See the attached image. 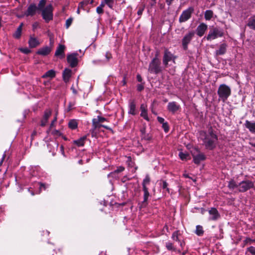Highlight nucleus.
I'll use <instances>...</instances> for the list:
<instances>
[{
	"label": "nucleus",
	"instance_id": "b1692460",
	"mask_svg": "<svg viewBox=\"0 0 255 255\" xmlns=\"http://www.w3.org/2000/svg\"><path fill=\"white\" fill-rule=\"evenodd\" d=\"M227 46V44L225 43L221 44L219 49L216 51V55H220L225 54L226 51Z\"/></svg>",
	"mask_w": 255,
	"mask_h": 255
},
{
	"label": "nucleus",
	"instance_id": "72a5a7b5",
	"mask_svg": "<svg viewBox=\"0 0 255 255\" xmlns=\"http://www.w3.org/2000/svg\"><path fill=\"white\" fill-rule=\"evenodd\" d=\"M150 178L148 175H146L142 182V188H147V185L149 184Z\"/></svg>",
	"mask_w": 255,
	"mask_h": 255
},
{
	"label": "nucleus",
	"instance_id": "6e6552de",
	"mask_svg": "<svg viewBox=\"0 0 255 255\" xmlns=\"http://www.w3.org/2000/svg\"><path fill=\"white\" fill-rule=\"evenodd\" d=\"M175 59L176 57L168 50L166 49L164 51V56L163 57V64L165 68L167 67L168 62L170 61H172L173 63H175Z\"/></svg>",
	"mask_w": 255,
	"mask_h": 255
},
{
	"label": "nucleus",
	"instance_id": "cd10ccee",
	"mask_svg": "<svg viewBox=\"0 0 255 255\" xmlns=\"http://www.w3.org/2000/svg\"><path fill=\"white\" fill-rule=\"evenodd\" d=\"M23 26V23H21L19 26L17 27L16 30L13 34V36L16 38H19L21 34L22 28Z\"/></svg>",
	"mask_w": 255,
	"mask_h": 255
},
{
	"label": "nucleus",
	"instance_id": "a878e982",
	"mask_svg": "<svg viewBox=\"0 0 255 255\" xmlns=\"http://www.w3.org/2000/svg\"><path fill=\"white\" fill-rule=\"evenodd\" d=\"M248 26L251 29H255V15L251 16L249 19Z\"/></svg>",
	"mask_w": 255,
	"mask_h": 255
},
{
	"label": "nucleus",
	"instance_id": "ddd939ff",
	"mask_svg": "<svg viewBox=\"0 0 255 255\" xmlns=\"http://www.w3.org/2000/svg\"><path fill=\"white\" fill-rule=\"evenodd\" d=\"M194 33L193 32H190L186 34L182 39V44L184 49H186L188 44L191 41L193 37Z\"/></svg>",
	"mask_w": 255,
	"mask_h": 255
},
{
	"label": "nucleus",
	"instance_id": "c85d7f7f",
	"mask_svg": "<svg viewBox=\"0 0 255 255\" xmlns=\"http://www.w3.org/2000/svg\"><path fill=\"white\" fill-rule=\"evenodd\" d=\"M55 76V72L53 70H50L46 72L42 76V78H54Z\"/></svg>",
	"mask_w": 255,
	"mask_h": 255
},
{
	"label": "nucleus",
	"instance_id": "bb28decb",
	"mask_svg": "<svg viewBox=\"0 0 255 255\" xmlns=\"http://www.w3.org/2000/svg\"><path fill=\"white\" fill-rule=\"evenodd\" d=\"M86 139V136H83L80 138L74 140V143L76 144L78 146H83L85 144V140Z\"/></svg>",
	"mask_w": 255,
	"mask_h": 255
},
{
	"label": "nucleus",
	"instance_id": "79ce46f5",
	"mask_svg": "<svg viewBox=\"0 0 255 255\" xmlns=\"http://www.w3.org/2000/svg\"><path fill=\"white\" fill-rule=\"evenodd\" d=\"M166 247L168 250H175L172 243L168 242L166 244Z\"/></svg>",
	"mask_w": 255,
	"mask_h": 255
},
{
	"label": "nucleus",
	"instance_id": "7ed1b4c3",
	"mask_svg": "<svg viewBox=\"0 0 255 255\" xmlns=\"http://www.w3.org/2000/svg\"><path fill=\"white\" fill-rule=\"evenodd\" d=\"M162 71L160 61L157 56L154 57L149 64L148 71L151 73L157 74Z\"/></svg>",
	"mask_w": 255,
	"mask_h": 255
},
{
	"label": "nucleus",
	"instance_id": "a211bd4d",
	"mask_svg": "<svg viewBox=\"0 0 255 255\" xmlns=\"http://www.w3.org/2000/svg\"><path fill=\"white\" fill-rule=\"evenodd\" d=\"M72 71L70 69L66 68L63 72L62 77L65 83L69 82L71 76Z\"/></svg>",
	"mask_w": 255,
	"mask_h": 255
},
{
	"label": "nucleus",
	"instance_id": "1a4fd4ad",
	"mask_svg": "<svg viewBox=\"0 0 255 255\" xmlns=\"http://www.w3.org/2000/svg\"><path fill=\"white\" fill-rule=\"evenodd\" d=\"M167 108L170 112L172 114H175L180 110L181 108L180 105L176 102H171L168 104Z\"/></svg>",
	"mask_w": 255,
	"mask_h": 255
},
{
	"label": "nucleus",
	"instance_id": "a18cd8bd",
	"mask_svg": "<svg viewBox=\"0 0 255 255\" xmlns=\"http://www.w3.org/2000/svg\"><path fill=\"white\" fill-rule=\"evenodd\" d=\"M72 20H73V19L71 18H69L66 20L65 25H66V27L67 28H68L70 26V25L71 24V23L72 22Z\"/></svg>",
	"mask_w": 255,
	"mask_h": 255
},
{
	"label": "nucleus",
	"instance_id": "f704fd0d",
	"mask_svg": "<svg viewBox=\"0 0 255 255\" xmlns=\"http://www.w3.org/2000/svg\"><path fill=\"white\" fill-rule=\"evenodd\" d=\"M142 189L144 192L143 202H146L149 196L148 188H142Z\"/></svg>",
	"mask_w": 255,
	"mask_h": 255
},
{
	"label": "nucleus",
	"instance_id": "9d476101",
	"mask_svg": "<svg viewBox=\"0 0 255 255\" xmlns=\"http://www.w3.org/2000/svg\"><path fill=\"white\" fill-rule=\"evenodd\" d=\"M77 53H72L67 56V61L72 67H74L77 65Z\"/></svg>",
	"mask_w": 255,
	"mask_h": 255
},
{
	"label": "nucleus",
	"instance_id": "6ab92c4d",
	"mask_svg": "<svg viewBox=\"0 0 255 255\" xmlns=\"http://www.w3.org/2000/svg\"><path fill=\"white\" fill-rule=\"evenodd\" d=\"M29 46L30 48H34L40 44V42L37 38L30 36L28 41Z\"/></svg>",
	"mask_w": 255,
	"mask_h": 255
},
{
	"label": "nucleus",
	"instance_id": "a19ab883",
	"mask_svg": "<svg viewBox=\"0 0 255 255\" xmlns=\"http://www.w3.org/2000/svg\"><path fill=\"white\" fill-rule=\"evenodd\" d=\"M104 2L110 8H112L114 3V0H104Z\"/></svg>",
	"mask_w": 255,
	"mask_h": 255
},
{
	"label": "nucleus",
	"instance_id": "39448f33",
	"mask_svg": "<svg viewBox=\"0 0 255 255\" xmlns=\"http://www.w3.org/2000/svg\"><path fill=\"white\" fill-rule=\"evenodd\" d=\"M223 35V31L221 29L215 27L210 30L207 36L204 37V39L206 38L207 40L211 41L219 37H222Z\"/></svg>",
	"mask_w": 255,
	"mask_h": 255
},
{
	"label": "nucleus",
	"instance_id": "de8ad7c7",
	"mask_svg": "<svg viewBox=\"0 0 255 255\" xmlns=\"http://www.w3.org/2000/svg\"><path fill=\"white\" fill-rule=\"evenodd\" d=\"M253 241V240L251 239L250 238H247L244 241V242L245 243V245L251 244Z\"/></svg>",
	"mask_w": 255,
	"mask_h": 255
},
{
	"label": "nucleus",
	"instance_id": "aec40b11",
	"mask_svg": "<svg viewBox=\"0 0 255 255\" xmlns=\"http://www.w3.org/2000/svg\"><path fill=\"white\" fill-rule=\"evenodd\" d=\"M141 114L140 116L143 117L145 120L149 121V118L147 116V106L145 104H141L140 106Z\"/></svg>",
	"mask_w": 255,
	"mask_h": 255
},
{
	"label": "nucleus",
	"instance_id": "3c124183",
	"mask_svg": "<svg viewBox=\"0 0 255 255\" xmlns=\"http://www.w3.org/2000/svg\"><path fill=\"white\" fill-rule=\"evenodd\" d=\"M157 121L159 123H160V124H164L165 123L164 122V119L161 117H157Z\"/></svg>",
	"mask_w": 255,
	"mask_h": 255
},
{
	"label": "nucleus",
	"instance_id": "052dcab7",
	"mask_svg": "<svg viewBox=\"0 0 255 255\" xmlns=\"http://www.w3.org/2000/svg\"><path fill=\"white\" fill-rule=\"evenodd\" d=\"M54 123H53V121H52L51 124H50V128L49 129L47 130V132H49L50 129L53 127L54 126Z\"/></svg>",
	"mask_w": 255,
	"mask_h": 255
},
{
	"label": "nucleus",
	"instance_id": "e433bc0d",
	"mask_svg": "<svg viewBox=\"0 0 255 255\" xmlns=\"http://www.w3.org/2000/svg\"><path fill=\"white\" fill-rule=\"evenodd\" d=\"M204 231L202 226L198 225L196 226L195 233L198 236H202L203 234Z\"/></svg>",
	"mask_w": 255,
	"mask_h": 255
},
{
	"label": "nucleus",
	"instance_id": "393cba45",
	"mask_svg": "<svg viewBox=\"0 0 255 255\" xmlns=\"http://www.w3.org/2000/svg\"><path fill=\"white\" fill-rule=\"evenodd\" d=\"M129 114H131L132 115H134L136 114L135 104L133 101H131L130 102L129 105Z\"/></svg>",
	"mask_w": 255,
	"mask_h": 255
},
{
	"label": "nucleus",
	"instance_id": "412c9836",
	"mask_svg": "<svg viewBox=\"0 0 255 255\" xmlns=\"http://www.w3.org/2000/svg\"><path fill=\"white\" fill-rule=\"evenodd\" d=\"M51 51V48L48 46H45L39 49L37 52V53L39 55L45 56L48 55Z\"/></svg>",
	"mask_w": 255,
	"mask_h": 255
},
{
	"label": "nucleus",
	"instance_id": "5fc2aeb1",
	"mask_svg": "<svg viewBox=\"0 0 255 255\" xmlns=\"http://www.w3.org/2000/svg\"><path fill=\"white\" fill-rule=\"evenodd\" d=\"M98 118L99 119V121H100V123H103L104 122L106 121V119L103 117L98 116Z\"/></svg>",
	"mask_w": 255,
	"mask_h": 255
},
{
	"label": "nucleus",
	"instance_id": "4d7b16f0",
	"mask_svg": "<svg viewBox=\"0 0 255 255\" xmlns=\"http://www.w3.org/2000/svg\"><path fill=\"white\" fill-rule=\"evenodd\" d=\"M136 78H137V80L139 82H141L142 81V79L141 77V76L139 75V74H137V76H136Z\"/></svg>",
	"mask_w": 255,
	"mask_h": 255
},
{
	"label": "nucleus",
	"instance_id": "f3484780",
	"mask_svg": "<svg viewBox=\"0 0 255 255\" xmlns=\"http://www.w3.org/2000/svg\"><path fill=\"white\" fill-rule=\"evenodd\" d=\"M209 213L210 214V219L211 220H216L220 217V214L215 208H212L209 211Z\"/></svg>",
	"mask_w": 255,
	"mask_h": 255
},
{
	"label": "nucleus",
	"instance_id": "680f3d73",
	"mask_svg": "<svg viewBox=\"0 0 255 255\" xmlns=\"http://www.w3.org/2000/svg\"><path fill=\"white\" fill-rule=\"evenodd\" d=\"M71 89L72 90V92H73V94H77V91L76 90V89L73 86L71 87Z\"/></svg>",
	"mask_w": 255,
	"mask_h": 255
},
{
	"label": "nucleus",
	"instance_id": "58836bf2",
	"mask_svg": "<svg viewBox=\"0 0 255 255\" xmlns=\"http://www.w3.org/2000/svg\"><path fill=\"white\" fill-rule=\"evenodd\" d=\"M247 252H249L252 255H255V247L251 246L247 248Z\"/></svg>",
	"mask_w": 255,
	"mask_h": 255
},
{
	"label": "nucleus",
	"instance_id": "2eb2a0df",
	"mask_svg": "<svg viewBox=\"0 0 255 255\" xmlns=\"http://www.w3.org/2000/svg\"><path fill=\"white\" fill-rule=\"evenodd\" d=\"M193 161L195 164H199L201 161L205 159V155L201 152L195 154V153H192Z\"/></svg>",
	"mask_w": 255,
	"mask_h": 255
},
{
	"label": "nucleus",
	"instance_id": "37998d69",
	"mask_svg": "<svg viewBox=\"0 0 255 255\" xmlns=\"http://www.w3.org/2000/svg\"><path fill=\"white\" fill-rule=\"evenodd\" d=\"M178 231L174 232L172 234V239L174 240L177 241H178Z\"/></svg>",
	"mask_w": 255,
	"mask_h": 255
},
{
	"label": "nucleus",
	"instance_id": "49530a36",
	"mask_svg": "<svg viewBox=\"0 0 255 255\" xmlns=\"http://www.w3.org/2000/svg\"><path fill=\"white\" fill-rule=\"evenodd\" d=\"M20 51L25 54H28L30 52V50L27 48H20Z\"/></svg>",
	"mask_w": 255,
	"mask_h": 255
},
{
	"label": "nucleus",
	"instance_id": "4468645a",
	"mask_svg": "<svg viewBox=\"0 0 255 255\" xmlns=\"http://www.w3.org/2000/svg\"><path fill=\"white\" fill-rule=\"evenodd\" d=\"M52 111L50 109H47L44 112L43 117L41 121L40 125L42 127L45 126L48 122L49 117L51 116Z\"/></svg>",
	"mask_w": 255,
	"mask_h": 255
},
{
	"label": "nucleus",
	"instance_id": "7c9ffc66",
	"mask_svg": "<svg viewBox=\"0 0 255 255\" xmlns=\"http://www.w3.org/2000/svg\"><path fill=\"white\" fill-rule=\"evenodd\" d=\"M213 16V12L211 10H207L205 12V18L207 20H210Z\"/></svg>",
	"mask_w": 255,
	"mask_h": 255
},
{
	"label": "nucleus",
	"instance_id": "4c0bfd02",
	"mask_svg": "<svg viewBox=\"0 0 255 255\" xmlns=\"http://www.w3.org/2000/svg\"><path fill=\"white\" fill-rule=\"evenodd\" d=\"M46 3V0H40L38 4L37 9L39 10H42Z\"/></svg>",
	"mask_w": 255,
	"mask_h": 255
},
{
	"label": "nucleus",
	"instance_id": "09e8293b",
	"mask_svg": "<svg viewBox=\"0 0 255 255\" xmlns=\"http://www.w3.org/2000/svg\"><path fill=\"white\" fill-rule=\"evenodd\" d=\"M162 127L165 132H167L169 130V127L167 123L162 124Z\"/></svg>",
	"mask_w": 255,
	"mask_h": 255
},
{
	"label": "nucleus",
	"instance_id": "0e129e2a",
	"mask_svg": "<svg viewBox=\"0 0 255 255\" xmlns=\"http://www.w3.org/2000/svg\"><path fill=\"white\" fill-rule=\"evenodd\" d=\"M173 0H166V2L168 5H170Z\"/></svg>",
	"mask_w": 255,
	"mask_h": 255
},
{
	"label": "nucleus",
	"instance_id": "c9c22d12",
	"mask_svg": "<svg viewBox=\"0 0 255 255\" xmlns=\"http://www.w3.org/2000/svg\"><path fill=\"white\" fill-rule=\"evenodd\" d=\"M125 170V168L123 166H120L117 168V169L115 170L114 172H111L109 175L108 176H112L113 175L117 174V173H118L119 172H122Z\"/></svg>",
	"mask_w": 255,
	"mask_h": 255
},
{
	"label": "nucleus",
	"instance_id": "4be33fe9",
	"mask_svg": "<svg viewBox=\"0 0 255 255\" xmlns=\"http://www.w3.org/2000/svg\"><path fill=\"white\" fill-rule=\"evenodd\" d=\"M100 121H99V119L97 117V118L93 119L92 120V126L93 127V130L96 129L97 128H100L102 127L105 128L109 129V128L105 125H102L100 124Z\"/></svg>",
	"mask_w": 255,
	"mask_h": 255
},
{
	"label": "nucleus",
	"instance_id": "dca6fc26",
	"mask_svg": "<svg viewBox=\"0 0 255 255\" xmlns=\"http://www.w3.org/2000/svg\"><path fill=\"white\" fill-rule=\"evenodd\" d=\"M65 47L63 45L60 44L57 47L55 53V55L57 57H59L60 58H63L64 57V50Z\"/></svg>",
	"mask_w": 255,
	"mask_h": 255
},
{
	"label": "nucleus",
	"instance_id": "bf43d9fd",
	"mask_svg": "<svg viewBox=\"0 0 255 255\" xmlns=\"http://www.w3.org/2000/svg\"><path fill=\"white\" fill-rule=\"evenodd\" d=\"M5 157V154L4 153L3 156H2V158L1 160V161H0V166L2 165V162L3 161V160L4 159Z\"/></svg>",
	"mask_w": 255,
	"mask_h": 255
},
{
	"label": "nucleus",
	"instance_id": "0eeeda50",
	"mask_svg": "<svg viewBox=\"0 0 255 255\" xmlns=\"http://www.w3.org/2000/svg\"><path fill=\"white\" fill-rule=\"evenodd\" d=\"M194 10V8L191 6L189 7L186 9L183 10L179 16V22L180 23H182L189 20L191 18Z\"/></svg>",
	"mask_w": 255,
	"mask_h": 255
},
{
	"label": "nucleus",
	"instance_id": "6e6d98bb",
	"mask_svg": "<svg viewBox=\"0 0 255 255\" xmlns=\"http://www.w3.org/2000/svg\"><path fill=\"white\" fill-rule=\"evenodd\" d=\"M106 57L107 59V61L109 60V59H110L112 58V55L111 53L107 52L106 54Z\"/></svg>",
	"mask_w": 255,
	"mask_h": 255
},
{
	"label": "nucleus",
	"instance_id": "e2e57ef3",
	"mask_svg": "<svg viewBox=\"0 0 255 255\" xmlns=\"http://www.w3.org/2000/svg\"><path fill=\"white\" fill-rule=\"evenodd\" d=\"M250 144L255 147V139H253L252 141L250 142Z\"/></svg>",
	"mask_w": 255,
	"mask_h": 255
},
{
	"label": "nucleus",
	"instance_id": "603ef678",
	"mask_svg": "<svg viewBox=\"0 0 255 255\" xmlns=\"http://www.w3.org/2000/svg\"><path fill=\"white\" fill-rule=\"evenodd\" d=\"M96 10L97 12L99 14L102 13L103 12V9L102 8H101V7L98 6L97 7Z\"/></svg>",
	"mask_w": 255,
	"mask_h": 255
},
{
	"label": "nucleus",
	"instance_id": "864d4df0",
	"mask_svg": "<svg viewBox=\"0 0 255 255\" xmlns=\"http://www.w3.org/2000/svg\"><path fill=\"white\" fill-rule=\"evenodd\" d=\"M144 10V7H140L138 9V11H137V14L138 15H140L142 14V12Z\"/></svg>",
	"mask_w": 255,
	"mask_h": 255
},
{
	"label": "nucleus",
	"instance_id": "338daca9",
	"mask_svg": "<svg viewBox=\"0 0 255 255\" xmlns=\"http://www.w3.org/2000/svg\"><path fill=\"white\" fill-rule=\"evenodd\" d=\"M42 187H43L45 189V186L44 184L40 183V188L41 189Z\"/></svg>",
	"mask_w": 255,
	"mask_h": 255
},
{
	"label": "nucleus",
	"instance_id": "774afa93",
	"mask_svg": "<svg viewBox=\"0 0 255 255\" xmlns=\"http://www.w3.org/2000/svg\"><path fill=\"white\" fill-rule=\"evenodd\" d=\"M57 120V116H56L55 117V118H54L53 120L52 121L53 123H55L56 122Z\"/></svg>",
	"mask_w": 255,
	"mask_h": 255
},
{
	"label": "nucleus",
	"instance_id": "c756f323",
	"mask_svg": "<svg viewBox=\"0 0 255 255\" xmlns=\"http://www.w3.org/2000/svg\"><path fill=\"white\" fill-rule=\"evenodd\" d=\"M179 156L180 159L182 160H187L190 159L189 154L187 152H180L179 153Z\"/></svg>",
	"mask_w": 255,
	"mask_h": 255
},
{
	"label": "nucleus",
	"instance_id": "f257e3e1",
	"mask_svg": "<svg viewBox=\"0 0 255 255\" xmlns=\"http://www.w3.org/2000/svg\"><path fill=\"white\" fill-rule=\"evenodd\" d=\"M200 138L203 141V144L208 149H213L217 141V136L213 132L212 129H209L208 132L201 131Z\"/></svg>",
	"mask_w": 255,
	"mask_h": 255
},
{
	"label": "nucleus",
	"instance_id": "8fccbe9b",
	"mask_svg": "<svg viewBox=\"0 0 255 255\" xmlns=\"http://www.w3.org/2000/svg\"><path fill=\"white\" fill-rule=\"evenodd\" d=\"M143 88H144L143 84H138L137 86V90L138 91H142L143 89Z\"/></svg>",
	"mask_w": 255,
	"mask_h": 255
},
{
	"label": "nucleus",
	"instance_id": "13d9d810",
	"mask_svg": "<svg viewBox=\"0 0 255 255\" xmlns=\"http://www.w3.org/2000/svg\"><path fill=\"white\" fill-rule=\"evenodd\" d=\"M38 26V23L37 22H35L32 25L33 29H34L36 28Z\"/></svg>",
	"mask_w": 255,
	"mask_h": 255
},
{
	"label": "nucleus",
	"instance_id": "f03ea898",
	"mask_svg": "<svg viewBox=\"0 0 255 255\" xmlns=\"http://www.w3.org/2000/svg\"><path fill=\"white\" fill-rule=\"evenodd\" d=\"M231 94V89L228 86L225 84H222L219 86L218 90V94L219 99L223 102H225L230 96Z\"/></svg>",
	"mask_w": 255,
	"mask_h": 255
},
{
	"label": "nucleus",
	"instance_id": "5701e85b",
	"mask_svg": "<svg viewBox=\"0 0 255 255\" xmlns=\"http://www.w3.org/2000/svg\"><path fill=\"white\" fill-rule=\"evenodd\" d=\"M245 125L251 132H255V122H251L249 121H246Z\"/></svg>",
	"mask_w": 255,
	"mask_h": 255
},
{
	"label": "nucleus",
	"instance_id": "c03bdc74",
	"mask_svg": "<svg viewBox=\"0 0 255 255\" xmlns=\"http://www.w3.org/2000/svg\"><path fill=\"white\" fill-rule=\"evenodd\" d=\"M167 183L165 181H163L162 188L166 190L167 193H169V189L167 187Z\"/></svg>",
	"mask_w": 255,
	"mask_h": 255
},
{
	"label": "nucleus",
	"instance_id": "423d86ee",
	"mask_svg": "<svg viewBox=\"0 0 255 255\" xmlns=\"http://www.w3.org/2000/svg\"><path fill=\"white\" fill-rule=\"evenodd\" d=\"M254 187V183L249 180H244L238 184V191L241 192H245Z\"/></svg>",
	"mask_w": 255,
	"mask_h": 255
},
{
	"label": "nucleus",
	"instance_id": "2f4dec72",
	"mask_svg": "<svg viewBox=\"0 0 255 255\" xmlns=\"http://www.w3.org/2000/svg\"><path fill=\"white\" fill-rule=\"evenodd\" d=\"M77 122L75 120H71L68 124L69 127L72 129H74L77 128Z\"/></svg>",
	"mask_w": 255,
	"mask_h": 255
},
{
	"label": "nucleus",
	"instance_id": "f8f14e48",
	"mask_svg": "<svg viewBox=\"0 0 255 255\" xmlns=\"http://www.w3.org/2000/svg\"><path fill=\"white\" fill-rule=\"evenodd\" d=\"M37 10V7L36 5L33 3L31 4L28 6L27 9L25 12L24 14L26 16H33L36 13Z\"/></svg>",
	"mask_w": 255,
	"mask_h": 255
},
{
	"label": "nucleus",
	"instance_id": "ea45409f",
	"mask_svg": "<svg viewBox=\"0 0 255 255\" xmlns=\"http://www.w3.org/2000/svg\"><path fill=\"white\" fill-rule=\"evenodd\" d=\"M51 134L55 137L60 136L61 135L60 131L58 130L54 129L51 131Z\"/></svg>",
	"mask_w": 255,
	"mask_h": 255
},
{
	"label": "nucleus",
	"instance_id": "20e7f679",
	"mask_svg": "<svg viewBox=\"0 0 255 255\" xmlns=\"http://www.w3.org/2000/svg\"><path fill=\"white\" fill-rule=\"evenodd\" d=\"M53 9L52 4H49L41 10L42 17L46 22L53 18Z\"/></svg>",
	"mask_w": 255,
	"mask_h": 255
},
{
	"label": "nucleus",
	"instance_id": "473e14b6",
	"mask_svg": "<svg viewBox=\"0 0 255 255\" xmlns=\"http://www.w3.org/2000/svg\"><path fill=\"white\" fill-rule=\"evenodd\" d=\"M228 187L230 189L233 190L236 188H238V184L236 183V182L234 180H232L229 182Z\"/></svg>",
	"mask_w": 255,
	"mask_h": 255
},
{
	"label": "nucleus",
	"instance_id": "9b49d317",
	"mask_svg": "<svg viewBox=\"0 0 255 255\" xmlns=\"http://www.w3.org/2000/svg\"><path fill=\"white\" fill-rule=\"evenodd\" d=\"M207 28L208 26L206 24L204 23H201L197 27V34L200 37L202 36L204 34L206 31L207 30Z\"/></svg>",
	"mask_w": 255,
	"mask_h": 255
},
{
	"label": "nucleus",
	"instance_id": "69168bd1",
	"mask_svg": "<svg viewBox=\"0 0 255 255\" xmlns=\"http://www.w3.org/2000/svg\"><path fill=\"white\" fill-rule=\"evenodd\" d=\"M105 4H106L104 2V1L101 2V4L99 6L101 7V8H103V7Z\"/></svg>",
	"mask_w": 255,
	"mask_h": 255
}]
</instances>
